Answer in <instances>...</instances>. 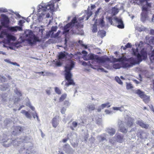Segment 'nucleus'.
Returning <instances> with one entry per match:
<instances>
[{
    "mask_svg": "<svg viewBox=\"0 0 154 154\" xmlns=\"http://www.w3.org/2000/svg\"><path fill=\"white\" fill-rule=\"evenodd\" d=\"M63 149L66 153L68 154H72L74 152V150L68 144L64 145L63 147Z\"/></svg>",
    "mask_w": 154,
    "mask_h": 154,
    "instance_id": "obj_14",
    "label": "nucleus"
},
{
    "mask_svg": "<svg viewBox=\"0 0 154 154\" xmlns=\"http://www.w3.org/2000/svg\"><path fill=\"white\" fill-rule=\"evenodd\" d=\"M135 93L139 96H147L144 94V92L140 89H137L135 91Z\"/></svg>",
    "mask_w": 154,
    "mask_h": 154,
    "instance_id": "obj_24",
    "label": "nucleus"
},
{
    "mask_svg": "<svg viewBox=\"0 0 154 154\" xmlns=\"http://www.w3.org/2000/svg\"><path fill=\"white\" fill-rule=\"evenodd\" d=\"M154 57V49L151 52V54L150 56V59H152V57Z\"/></svg>",
    "mask_w": 154,
    "mask_h": 154,
    "instance_id": "obj_60",
    "label": "nucleus"
},
{
    "mask_svg": "<svg viewBox=\"0 0 154 154\" xmlns=\"http://www.w3.org/2000/svg\"><path fill=\"white\" fill-rule=\"evenodd\" d=\"M65 52L64 51L63 52H60L58 56V59L60 60L65 58H66V56L68 54L66 53V54H65Z\"/></svg>",
    "mask_w": 154,
    "mask_h": 154,
    "instance_id": "obj_23",
    "label": "nucleus"
},
{
    "mask_svg": "<svg viewBox=\"0 0 154 154\" xmlns=\"http://www.w3.org/2000/svg\"><path fill=\"white\" fill-rule=\"evenodd\" d=\"M107 135V134L104 133L98 136L97 137V139L100 142H103L104 140H106V138Z\"/></svg>",
    "mask_w": 154,
    "mask_h": 154,
    "instance_id": "obj_18",
    "label": "nucleus"
},
{
    "mask_svg": "<svg viewBox=\"0 0 154 154\" xmlns=\"http://www.w3.org/2000/svg\"><path fill=\"white\" fill-rule=\"evenodd\" d=\"M86 11V14L87 15L86 20H88L90 17L92 15V12L90 10L89 7Z\"/></svg>",
    "mask_w": 154,
    "mask_h": 154,
    "instance_id": "obj_25",
    "label": "nucleus"
},
{
    "mask_svg": "<svg viewBox=\"0 0 154 154\" xmlns=\"http://www.w3.org/2000/svg\"><path fill=\"white\" fill-rule=\"evenodd\" d=\"M7 33L5 31H2L0 34V38H3L5 36L7 35Z\"/></svg>",
    "mask_w": 154,
    "mask_h": 154,
    "instance_id": "obj_34",
    "label": "nucleus"
},
{
    "mask_svg": "<svg viewBox=\"0 0 154 154\" xmlns=\"http://www.w3.org/2000/svg\"><path fill=\"white\" fill-rule=\"evenodd\" d=\"M85 15L83 16L82 17L79 18L78 20H76L77 23H75V26L78 27H83V25L82 24L83 20L85 17Z\"/></svg>",
    "mask_w": 154,
    "mask_h": 154,
    "instance_id": "obj_12",
    "label": "nucleus"
},
{
    "mask_svg": "<svg viewBox=\"0 0 154 154\" xmlns=\"http://www.w3.org/2000/svg\"><path fill=\"white\" fill-rule=\"evenodd\" d=\"M113 109L114 110H120V111H122L123 110V107L121 106V107H113Z\"/></svg>",
    "mask_w": 154,
    "mask_h": 154,
    "instance_id": "obj_38",
    "label": "nucleus"
},
{
    "mask_svg": "<svg viewBox=\"0 0 154 154\" xmlns=\"http://www.w3.org/2000/svg\"><path fill=\"white\" fill-rule=\"evenodd\" d=\"M76 18L75 17L73 18L71 21L69 23L67 24L64 27L63 33H66L68 32L69 30V28L71 27L75 26V23H77Z\"/></svg>",
    "mask_w": 154,
    "mask_h": 154,
    "instance_id": "obj_6",
    "label": "nucleus"
},
{
    "mask_svg": "<svg viewBox=\"0 0 154 154\" xmlns=\"http://www.w3.org/2000/svg\"><path fill=\"white\" fill-rule=\"evenodd\" d=\"M82 65L84 66H90L91 68L94 69H97L98 71L100 70L102 71L106 72L103 68H100V66L92 64L90 61H88L87 63L85 61H83L82 63Z\"/></svg>",
    "mask_w": 154,
    "mask_h": 154,
    "instance_id": "obj_7",
    "label": "nucleus"
},
{
    "mask_svg": "<svg viewBox=\"0 0 154 154\" xmlns=\"http://www.w3.org/2000/svg\"><path fill=\"white\" fill-rule=\"evenodd\" d=\"M64 105L67 106H68L70 105V103L68 101H66L64 102Z\"/></svg>",
    "mask_w": 154,
    "mask_h": 154,
    "instance_id": "obj_59",
    "label": "nucleus"
},
{
    "mask_svg": "<svg viewBox=\"0 0 154 154\" xmlns=\"http://www.w3.org/2000/svg\"><path fill=\"white\" fill-rule=\"evenodd\" d=\"M66 110V108L63 107L61 109V112L62 114H64Z\"/></svg>",
    "mask_w": 154,
    "mask_h": 154,
    "instance_id": "obj_57",
    "label": "nucleus"
},
{
    "mask_svg": "<svg viewBox=\"0 0 154 154\" xmlns=\"http://www.w3.org/2000/svg\"><path fill=\"white\" fill-rule=\"evenodd\" d=\"M51 88L49 87L48 89L46 90V92L48 95H50L51 93Z\"/></svg>",
    "mask_w": 154,
    "mask_h": 154,
    "instance_id": "obj_47",
    "label": "nucleus"
},
{
    "mask_svg": "<svg viewBox=\"0 0 154 154\" xmlns=\"http://www.w3.org/2000/svg\"><path fill=\"white\" fill-rule=\"evenodd\" d=\"M34 42H40V40L39 39L38 37H36L35 36L34 37Z\"/></svg>",
    "mask_w": 154,
    "mask_h": 154,
    "instance_id": "obj_50",
    "label": "nucleus"
},
{
    "mask_svg": "<svg viewBox=\"0 0 154 154\" xmlns=\"http://www.w3.org/2000/svg\"><path fill=\"white\" fill-rule=\"evenodd\" d=\"M82 53L83 54H84L83 58L84 60H87V59L86 58V57L88 54L87 52L86 51L84 50L82 51Z\"/></svg>",
    "mask_w": 154,
    "mask_h": 154,
    "instance_id": "obj_42",
    "label": "nucleus"
},
{
    "mask_svg": "<svg viewBox=\"0 0 154 154\" xmlns=\"http://www.w3.org/2000/svg\"><path fill=\"white\" fill-rule=\"evenodd\" d=\"M72 126L74 127H77V125H78V123L77 122H75V121H74V122H73L72 123Z\"/></svg>",
    "mask_w": 154,
    "mask_h": 154,
    "instance_id": "obj_58",
    "label": "nucleus"
},
{
    "mask_svg": "<svg viewBox=\"0 0 154 154\" xmlns=\"http://www.w3.org/2000/svg\"><path fill=\"white\" fill-rule=\"evenodd\" d=\"M105 112L107 114H112V111H109L108 110L106 109L105 110Z\"/></svg>",
    "mask_w": 154,
    "mask_h": 154,
    "instance_id": "obj_51",
    "label": "nucleus"
},
{
    "mask_svg": "<svg viewBox=\"0 0 154 154\" xmlns=\"http://www.w3.org/2000/svg\"><path fill=\"white\" fill-rule=\"evenodd\" d=\"M115 79L116 81V82H118L119 84L122 85L123 84L122 82V81L121 80V79H120V78L118 77H116L115 78Z\"/></svg>",
    "mask_w": 154,
    "mask_h": 154,
    "instance_id": "obj_44",
    "label": "nucleus"
},
{
    "mask_svg": "<svg viewBox=\"0 0 154 154\" xmlns=\"http://www.w3.org/2000/svg\"><path fill=\"white\" fill-rule=\"evenodd\" d=\"M100 8H99L95 12V15H94V17H96L97 16V14H98V13L99 12L100 10Z\"/></svg>",
    "mask_w": 154,
    "mask_h": 154,
    "instance_id": "obj_56",
    "label": "nucleus"
},
{
    "mask_svg": "<svg viewBox=\"0 0 154 154\" xmlns=\"http://www.w3.org/2000/svg\"><path fill=\"white\" fill-rule=\"evenodd\" d=\"M115 141V140H112V139H109V142L110 143H111L112 144H113L114 143Z\"/></svg>",
    "mask_w": 154,
    "mask_h": 154,
    "instance_id": "obj_63",
    "label": "nucleus"
},
{
    "mask_svg": "<svg viewBox=\"0 0 154 154\" xmlns=\"http://www.w3.org/2000/svg\"><path fill=\"white\" fill-rule=\"evenodd\" d=\"M149 43L151 44H154V36L152 37L150 40Z\"/></svg>",
    "mask_w": 154,
    "mask_h": 154,
    "instance_id": "obj_55",
    "label": "nucleus"
},
{
    "mask_svg": "<svg viewBox=\"0 0 154 154\" xmlns=\"http://www.w3.org/2000/svg\"><path fill=\"white\" fill-rule=\"evenodd\" d=\"M32 115L34 118L35 119V117H36L37 120L38 122L40 121V120L38 118V116L37 114L35 112L34 113H33Z\"/></svg>",
    "mask_w": 154,
    "mask_h": 154,
    "instance_id": "obj_41",
    "label": "nucleus"
},
{
    "mask_svg": "<svg viewBox=\"0 0 154 154\" xmlns=\"http://www.w3.org/2000/svg\"><path fill=\"white\" fill-rule=\"evenodd\" d=\"M141 98L143 99V100L146 103H148L149 101V97H142Z\"/></svg>",
    "mask_w": 154,
    "mask_h": 154,
    "instance_id": "obj_37",
    "label": "nucleus"
},
{
    "mask_svg": "<svg viewBox=\"0 0 154 154\" xmlns=\"http://www.w3.org/2000/svg\"><path fill=\"white\" fill-rule=\"evenodd\" d=\"M25 116L27 118L31 119L32 118V116L28 112H27L25 114Z\"/></svg>",
    "mask_w": 154,
    "mask_h": 154,
    "instance_id": "obj_45",
    "label": "nucleus"
},
{
    "mask_svg": "<svg viewBox=\"0 0 154 154\" xmlns=\"http://www.w3.org/2000/svg\"><path fill=\"white\" fill-rule=\"evenodd\" d=\"M8 12L7 9L0 8V13H5Z\"/></svg>",
    "mask_w": 154,
    "mask_h": 154,
    "instance_id": "obj_48",
    "label": "nucleus"
},
{
    "mask_svg": "<svg viewBox=\"0 0 154 154\" xmlns=\"http://www.w3.org/2000/svg\"><path fill=\"white\" fill-rule=\"evenodd\" d=\"M59 120L58 116L55 117L52 120V124L54 128H56L57 126L59 124Z\"/></svg>",
    "mask_w": 154,
    "mask_h": 154,
    "instance_id": "obj_20",
    "label": "nucleus"
},
{
    "mask_svg": "<svg viewBox=\"0 0 154 154\" xmlns=\"http://www.w3.org/2000/svg\"><path fill=\"white\" fill-rule=\"evenodd\" d=\"M126 88L128 89H131L133 88V86L131 84L128 83L127 85Z\"/></svg>",
    "mask_w": 154,
    "mask_h": 154,
    "instance_id": "obj_49",
    "label": "nucleus"
},
{
    "mask_svg": "<svg viewBox=\"0 0 154 154\" xmlns=\"http://www.w3.org/2000/svg\"><path fill=\"white\" fill-rule=\"evenodd\" d=\"M88 134H86L85 135V141H86L88 139Z\"/></svg>",
    "mask_w": 154,
    "mask_h": 154,
    "instance_id": "obj_64",
    "label": "nucleus"
},
{
    "mask_svg": "<svg viewBox=\"0 0 154 154\" xmlns=\"http://www.w3.org/2000/svg\"><path fill=\"white\" fill-rule=\"evenodd\" d=\"M7 38L8 41H11V40H15V36L11 35L8 34L7 35Z\"/></svg>",
    "mask_w": 154,
    "mask_h": 154,
    "instance_id": "obj_30",
    "label": "nucleus"
},
{
    "mask_svg": "<svg viewBox=\"0 0 154 154\" xmlns=\"http://www.w3.org/2000/svg\"><path fill=\"white\" fill-rule=\"evenodd\" d=\"M124 121L119 120L118 121V125L119 131L122 133H125L127 132V130L124 126Z\"/></svg>",
    "mask_w": 154,
    "mask_h": 154,
    "instance_id": "obj_10",
    "label": "nucleus"
},
{
    "mask_svg": "<svg viewBox=\"0 0 154 154\" xmlns=\"http://www.w3.org/2000/svg\"><path fill=\"white\" fill-rule=\"evenodd\" d=\"M114 138L119 143L122 142L124 140L123 138V136L119 133H116L115 135Z\"/></svg>",
    "mask_w": 154,
    "mask_h": 154,
    "instance_id": "obj_15",
    "label": "nucleus"
},
{
    "mask_svg": "<svg viewBox=\"0 0 154 154\" xmlns=\"http://www.w3.org/2000/svg\"><path fill=\"white\" fill-rule=\"evenodd\" d=\"M132 50L134 54L137 57L138 62H140L143 60H145L147 57V54L146 51L143 48L140 51V54L138 53V50L137 48L134 49L133 48Z\"/></svg>",
    "mask_w": 154,
    "mask_h": 154,
    "instance_id": "obj_3",
    "label": "nucleus"
},
{
    "mask_svg": "<svg viewBox=\"0 0 154 154\" xmlns=\"http://www.w3.org/2000/svg\"><path fill=\"white\" fill-rule=\"evenodd\" d=\"M23 139L22 138L20 139H14V138L11 139H8L6 141H5L4 140H3L2 141L4 142L3 145L5 147H8L11 144V143H9V142H11V143H12L13 146H18V144H20V143L18 142H20L21 141L23 142H24L25 141L26 138V137H23Z\"/></svg>",
    "mask_w": 154,
    "mask_h": 154,
    "instance_id": "obj_5",
    "label": "nucleus"
},
{
    "mask_svg": "<svg viewBox=\"0 0 154 154\" xmlns=\"http://www.w3.org/2000/svg\"><path fill=\"white\" fill-rule=\"evenodd\" d=\"M8 30L11 32H16L17 31H20L22 30V27L20 26H8L7 28Z\"/></svg>",
    "mask_w": 154,
    "mask_h": 154,
    "instance_id": "obj_13",
    "label": "nucleus"
},
{
    "mask_svg": "<svg viewBox=\"0 0 154 154\" xmlns=\"http://www.w3.org/2000/svg\"><path fill=\"white\" fill-rule=\"evenodd\" d=\"M110 106V105H109V103H106L102 104L100 106V107L102 108V109H103L105 107L109 108Z\"/></svg>",
    "mask_w": 154,
    "mask_h": 154,
    "instance_id": "obj_32",
    "label": "nucleus"
},
{
    "mask_svg": "<svg viewBox=\"0 0 154 154\" xmlns=\"http://www.w3.org/2000/svg\"><path fill=\"white\" fill-rule=\"evenodd\" d=\"M137 123L142 128H147L149 126L148 125L144 123L142 120H140L137 121Z\"/></svg>",
    "mask_w": 154,
    "mask_h": 154,
    "instance_id": "obj_19",
    "label": "nucleus"
},
{
    "mask_svg": "<svg viewBox=\"0 0 154 154\" xmlns=\"http://www.w3.org/2000/svg\"><path fill=\"white\" fill-rule=\"evenodd\" d=\"M106 131L111 136H112L116 133L115 129L112 128H107Z\"/></svg>",
    "mask_w": 154,
    "mask_h": 154,
    "instance_id": "obj_22",
    "label": "nucleus"
},
{
    "mask_svg": "<svg viewBox=\"0 0 154 154\" xmlns=\"http://www.w3.org/2000/svg\"><path fill=\"white\" fill-rule=\"evenodd\" d=\"M108 20L111 25H112L113 23L112 21V18L111 17H109L108 18Z\"/></svg>",
    "mask_w": 154,
    "mask_h": 154,
    "instance_id": "obj_53",
    "label": "nucleus"
},
{
    "mask_svg": "<svg viewBox=\"0 0 154 154\" xmlns=\"http://www.w3.org/2000/svg\"><path fill=\"white\" fill-rule=\"evenodd\" d=\"M133 119L130 117H128L125 119V122L128 127H131L133 125Z\"/></svg>",
    "mask_w": 154,
    "mask_h": 154,
    "instance_id": "obj_16",
    "label": "nucleus"
},
{
    "mask_svg": "<svg viewBox=\"0 0 154 154\" xmlns=\"http://www.w3.org/2000/svg\"><path fill=\"white\" fill-rule=\"evenodd\" d=\"M125 57H124V56H122L121 57L119 58H115L114 61L115 62H123L125 60Z\"/></svg>",
    "mask_w": 154,
    "mask_h": 154,
    "instance_id": "obj_28",
    "label": "nucleus"
},
{
    "mask_svg": "<svg viewBox=\"0 0 154 154\" xmlns=\"http://www.w3.org/2000/svg\"><path fill=\"white\" fill-rule=\"evenodd\" d=\"M75 66L74 62L71 60L70 64H68L65 67V73L64 74L65 79L67 81L65 83V85L68 87L70 85H75V83L74 80L72 79V74L71 73V71L74 67Z\"/></svg>",
    "mask_w": 154,
    "mask_h": 154,
    "instance_id": "obj_1",
    "label": "nucleus"
},
{
    "mask_svg": "<svg viewBox=\"0 0 154 154\" xmlns=\"http://www.w3.org/2000/svg\"><path fill=\"white\" fill-rule=\"evenodd\" d=\"M142 11H148V7L146 5H143L142 7Z\"/></svg>",
    "mask_w": 154,
    "mask_h": 154,
    "instance_id": "obj_46",
    "label": "nucleus"
},
{
    "mask_svg": "<svg viewBox=\"0 0 154 154\" xmlns=\"http://www.w3.org/2000/svg\"><path fill=\"white\" fill-rule=\"evenodd\" d=\"M15 93L19 96H21L22 94L21 92L18 89H16L14 91Z\"/></svg>",
    "mask_w": 154,
    "mask_h": 154,
    "instance_id": "obj_35",
    "label": "nucleus"
},
{
    "mask_svg": "<svg viewBox=\"0 0 154 154\" xmlns=\"http://www.w3.org/2000/svg\"><path fill=\"white\" fill-rule=\"evenodd\" d=\"M1 16L2 17L1 21L2 25L4 27L7 28L9 26L10 23V20L8 18L7 16L4 14H2Z\"/></svg>",
    "mask_w": 154,
    "mask_h": 154,
    "instance_id": "obj_8",
    "label": "nucleus"
},
{
    "mask_svg": "<svg viewBox=\"0 0 154 154\" xmlns=\"http://www.w3.org/2000/svg\"><path fill=\"white\" fill-rule=\"evenodd\" d=\"M119 12V9L115 7L112 8V16H115Z\"/></svg>",
    "mask_w": 154,
    "mask_h": 154,
    "instance_id": "obj_27",
    "label": "nucleus"
},
{
    "mask_svg": "<svg viewBox=\"0 0 154 154\" xmlns=\"http://www.w3.org/2000/svg\"><path fill=\"white\" fill-rule=\"evenodd\" d=\"M57 27L56 26H53L51 28V31H56Z\"/></svg>",
    "mask_w": 154,
    "mask_h": 154,
    "instance_id": "obj_54",
    "label": "nucleus"
},
{
    "mask_svg": "<svg viewBox=\"0 0 154 154\" xmlns=\"http://www.w3.org/2000/svg\"><path fill=\"white\" fill-rule=\"evenodd\" d=\"M24 146L23 147V148H20L19 150V151L20 153H23V154H33L32 152L30 151L31 149V147L27 148L26 147V149H25V147L27 146V145L25 144Z\"/></svg>",
    "mask_w": 154,
    "mask_h": 154,
    "instance_id": "obj_9",
    "label": "nucleus"
},
{
    "mask_svg": "<svg viewBox=\"0 0 154 154\" xmlns=\"http://www.w3.org/2000/svg\"><path fill=\"white\" fill-rule=\"evenodd\" d=\"M54 90L55 92L57 94L60 95L61 94V90L59 88L57 87H55Z\"/></svg>",
    "mask_w": 154,
    "mask_h": 154,
    "instance_id": "obj_33",
    "label": "nucleus"
},
{
    "mask_svg": "<svg viewBox=\"0 0 154 154\" xmlns=\"http://www.w3.org/2000/svg\"><path fill=\"white\" fill-rule=\"evenodd\" d=\"M10 63H11V64H12L13 65H16V66H19V64H17V63L16 62H10Z\"/></svg>",
    "mask_w": 154,
    "mask_h": 154,
    "instance_id": "obj_61",
    "label": "nucleus"
},
{
    "mask_svg": "<svg viewBox=\"0 0 154 154\" xmlns=\"http://www.w3.org/2000/svg\"><path fill=\"white\" fill-rule=\"evenodd\" d=\"M124 66L125 67H130V65L128 63H125L124 64Z\"/></svg>",
    "mask_w": 154,
    "mask_h": 154,
    "instance_id": "obj_62",
    "label": "nucleus"
},
{
    "mask_svg": "<svg viewBox=\"0 0 154 154\" xmlns=\"http://www.w3.org/2000/svg\"><path fill=\"white\" fill-rule=\"evenodd\" d=\"M14 130L13 131L12 134L13 135H16L20 132H22L23 131V128L22 127L16 126L14 127Z\"/></svg>",
    "mask_w": 154,
    "mask_h": 154,
    "instance_id": "obj_17",
    "label": "nucleus"
},
{
    "mask_svg": "<svg viewBox=\"0 0 154 154\" xmlns=\"http://www.w3.org/2000/svg\"><path fill=\"white\" fill-rule=\"evenodd\" d=\"M132 45L131 43H128L126 45H125L126 48H131V47Z\"/></svg>",
    "mask_w": 154,
    "mask_h": 154,
    "instance_id": "obj_52",
    "label": "nucleus"
},
{
    "mask_svg": "<svg viewBox=\"0 0 154 154\" xmlns=\"http://www.w3.org/2000/svg\"><path fill=\"white\" fill-rule=\"evenodd\" d=\"M113 67L116 69H119L121 67V65L119 63L114 64L113 65Z\"/></svg>",
    "mask_w": 154,
    "mask_h": 154,
    "instance_id": "obj_36",
    "label": "nucleus"
},
{
    "mask_svg": "<svg viewBox=\"0 0 154 154\" xmlns=\"http://www.w3.org/2000/svg\"><path fill=\"white\" fill-rule=\"evenodd\" d=\"M89 57L87 60H92L91 63L92 64H94V63L96 62L94 60H96L97 62L99 63H104L106 61H109L110 59L109 58L106 57L102 56L100 57L98 55L91 54L88 55Z\"/></svg>",
    "mask_w": 154,
    "mask_h": 154,
    "instance_id": "obj_2",
    "label": "nucleus"
},
{
    "mask_svg": "<svg viewBox=\"0 0 154 154\" xmlns=\"http://www.w3.org/2000/svg\"><path fill=\"white\" fill-rule=\"evenodd\" d=\"M41 7H39V8L38 10V12H40L42 11L39 16V17H42L45 14V12L47 10H50L51 11H53L54 10V3L53 2H49L47 5L44 6H40Z\"/></svg>",
    "mask_w": 154,
    "mask_h": 154,
    "instance_id": "obj_4",
    "label": "nucleus"
},
{
    "mask_svg": "<svg viewBox=\"0 0 154 154\" xmlns=\"http://www.w3.org/2000/svg\"><path fill=\"white\" fill-rule=\"evenodd\" d=\"M65 99V97H56L54 100L55 101L60 102L63 101Z\"/></svg>",
    "mask_w": 154,
    "mask_h": 154,
    "instance_id": "obj_31",
    "label": "nucleus"
},
{
    "mask_svg": "<svg viewBox=\"0 0 154 154\" xmlns=\"http://www.w3.org/2000/svg\"><path fill=\"white\" fill-rule=\"evenodd\" d=\"M88 108L89 111H92L94 109L95 107L93 104H90L88 105Z\"/></svg>",
    "mask_w": 154,
    "mask_h": 154,
    "instance_id": "obj_39",
    "label": "nucleus"
},
{
    "mask_svg": "<svg viewBox=\"0 0 154 154\" xmlns=\"http://www.w3.org/2000/svg\"><path fill=\"white\" fill-rule=\"evenodd\" d=\"M98 33H99L100 35H101L102 37H104L106 35V32L104 30H101L100 32H98Z\"/></svg>",
    "mask_w": 154,
    "mask_h": 154,
    "instance_id": "obj_43",
    "label": "nucleus"
},
{
    "mask_svg": "<svg viewBox=\"0 0 154 154\" xmlns=\"http://www.w3.org/2000/svg\"><path fill=\"white\" fill-rule=\"evenodd\" d=\"M104 18L102 17L99 20V24L101 26V27H103L105 26V22L103 20Z\"/></svg>",
    "mask_w": 154,
    "mask_h": 154,
    "instance_id": "obj_29",
    "label": "nucleus"
},
{
    "mask_svg": "<svg viewBox=\"0 0 154 154\" xmlns=\"http://www.w3.org/2000/svg\"><path fill=\"white\" fill-rule=\"evenodd\" d=\"M148 13V11H142V12L141 13V19L143 22H144L147 18Z\"/></svg>",
    "mask_w": 154,
    "mask_h": 154,
    "instance_id": "obj_21",
    "label": "nucleus"
},
{
    "mask_svg": "<svg viewBox=\"0 0 154 154\" xmlns=\"http://www.w3.org/2000/svg\"><path fill=\"white\" fill-rule=\"evenodd\" d=\"M97 31V26L96 24H94L93 25L92 31L93 32H96Z\"/></svg>",
    "mask_w": 154,
    "mask_h": 154,
    "instance_id": "obj_40",
    "label": "nucleus"
},
{
    "mask_svg": "<svg viewBox=\"0 0 154 154\" xmlns=\"http://www.w3.org/2000/svg\"><path fill=\"white\" fill-rule=\"evenodd\" d=\"M116 23H118L117 27L119 29H123L124 28V25L122 19L119 18L115 17L114 18Z\"/></svg>",
    "mask_w": 154,
    "mask_h": 154,
    "instance_id": "obj_11",
    "label": "nucleus"
},
{
    "mask_svg": "<svg viewBox=\"0 0 154 154\" xmlns=\"http://www.w3.org/2000/svg\"><path fill=\"white\" fill-rule=\"evenodd\" d=\"M26 101H28L26 102V106H29L32 110L34 111L35 110V108L34 107L32 106L31 105L29 101V100L27 98L26 99Z\"/></svg>",
    "mask_w": 154,
    "mask_h": 154,
    "instance_id": "obj_26",
    "label": "nucleus"
}]
</instances>
